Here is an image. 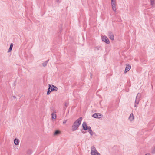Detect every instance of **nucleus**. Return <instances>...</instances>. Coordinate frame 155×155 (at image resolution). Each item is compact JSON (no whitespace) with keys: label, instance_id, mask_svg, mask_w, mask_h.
Instances as JSON below:
<instances>
[{"label":"nucleus","instance_id":"1","mask_svg":"<svg viewBox=\"0 0 155 155\" xmlns=\"http://www.w3.org/2000/svg\"><path fill=\"white\" fill-rule=\"evenodd\" d=\"M82 119V118L80 117L74 122L72 126V130L73 131H75L78 129V127L81 124Z\"/></svg>","mask_w":155,"mask_h":155},{"label":"nucleus","instance_id":"2","mask_svg":"<svg viewBox=\"0 0 155 155\" xmlns=\"http://www.w3.org/2000/svg\"><path fill=\"white\" fill-rule=\"evenodd\" d=\"M49 88L48 89L47 94L49 95L51 91H56L58 90V88L53 85L49 84Z\"/></svg>","mask_w":155,"mask_h":155},{"label":"nucleus","instance_id":"3","mask_svg":"<svg viewBox=\"0 0 155 155\" xmlns=\"http://www.w3.org/2000/svg\"><path fill=\"white\" fill-rule=\"evenodd\" d=\"M91 155H100L94 146H92L91 147Z\"/></svg>","mask_w":155,"mask_h":155},{"label":"nucleus","instance_id":"4","mask_svg":"<svg viewBox=\"0 0 155 155\" xmlns=\"http://www.w3.org/2000/svg\"><path fill=\"white\" fill-rule=\"evenodd\" d=\"M111 6L112 10L114 12L116 11L117 8V5L116 2H111Z\"/></svg>","mask_w":155,"mask_h":155},{"label":"nucleus","instance_id":"5","mask_svg":"<svg viewBox=\"0 0 155 155\" xmlns=\"http://www.w3.org/2000/svg\"><path fill=\"white\" fill-rule=\"evenodd\" d=\"M101 114L100 113H95L93 115L92 117L95 118H101Z\"/></svg>","mask_w":155,"mask_h":155},{"label":"nucleus","instance_id":"6","mask_svg":"<svg viewBox=\"0 0 155 155\" xmlns=\"http://www.w3.org/2000/svg\"><path fill=\"white\" fill-rule=\"evenodd\" d=\"M102 41L105 42L107 44H109V41L107 37L105 36H103L102 37Z\"/></svg>","mask_w":155,"mask_h":155},{"label":"nucleus","instance_id":"7","mask_svg":"<svg viewBox=\"0 0 155 155\" xmlns=\"http://www.w3.org/2000/svg\"><path fill=\"white\" fill-rule=\"evenodd\" d=\"M126 66L125 68L124 73H126L131 68V66L129 64H126Z\"/></svg>","mask_w":155,"mask_h":155},{"label":"nucleus","instance_id":"8","mask_svg":"<svg viewBox=\"0 0 155 155\" xmlns=\"http://www.w3.org/2000/svg\"><path fill=\"white\" fill-rule=\"evenodd\" d=\"M108 36L109 38L112 40L114 39V36L113 33L111 32H109L108 33Z\"/></svg>","mask_w":155,"mask_h":155},{"label":"nucleus","instance_id":"9","mask_svg":"<svg viewBox=\"0 0 155 155\" xmlns=\"http://www.w3.org/2000/svg\"><path fill=\"white\" fill-rule=\"evenodd\" d=\"M82 126L84 130H86L87 129L88 127H87L86 123L85 122L83 123Z\"/></svg>","mask_w":155,"mask_h":155},{"label":"nucleus","instance_id":"10","mask_svg":"<svg viewBox=\"0 0 155 155\" xmlns=\"http://www.w3.org/2000/svg\"><path fill=\"white\" fill-rule=\"evenodd\" d=\"M128 119L129 120L131 121H132L134 120V118L133 113H131L130 114V116L129 117Z\"/></svg>","mask_w":155,"mask_h":155},{"label":"nucleus","instance_id":"11","mask_svg":"<svg viewBox=\"0 0 155 155\" xmlns=\"http://www.w3.org/2000/svg\"><path fill=\"white\" fill-rule=\"evenodd\" d=\"M140 97H141L140 94L139 93H138L137 95V96L136 97V99L135 100H137V101H138L139 102Z\"/></svg>","mask_w":155,"mask_h":155},{"label":"nucleus","instance_id":"12","mask_svg":"<svg viewBox=\"0 0 155 155\" xmlns=\"http://www.w3.org/2000/svg\"><path fill=\"white\" fill-rule=\"evenodd\" d=\"M14 143L15 145H18L19 143V140L18 139H15L14 140Z\"/></svg>","mask_w":155,"mask_h":155},{"label":"nucleus","instance_id":"13","mask_svg":"<svg viewBox=\"0 0 155 155\" xmlns=\"http://www.w3.org/2000/svg\"><path fill=\"white\" fill-rule=\"evenodd\" d=\"M150 4L153 7L155 6V1L154 0H150Z\"/></svg>","mask_w":155,"mask_h":155},{"label":"nucleus","instance_id":"14","mask_svg":"<svg viewBox=\"0 0 155 155\" xmlns=\"http://www.w3.org/2000/svg\"><path fill=\"white\" fill-rule=\"evenodd\" d=\"M49 61V59L46 61L45 62H44V63H42V66L44 67H45L47 65V64L48 63V62Z\"/></svg>","mask_w":155,"mask_h":155},{"label":"nucleus","instance_id":"15","mask_svg":"<svg viewBox=\"0 0 155 155\" xmlns=\"http://www.w3.org/2000/svg\"><path fill=\"white\" fill-rule=\"evenodd\" d=\"M60 133H61V132L60 131L57 130L54 132V135H55V136L58 135L59 134H60Z\"/></svg>","mask_w":155,"mask_h":155},{"label":"nucleus","instance_id":"16","mask_svg":"<svg viewBox=\"0 0 155 155\" xmlns=\"http://www.w3.org/2000/svg\"><path fill=\"white\" fill-rule=\"evenodd\" d=\"M13 45L12 43L11 44L9 50L8 51V52H10L11 51V50H12V48Z\"/></svg>","mask_w":155,"mask_h":155},{"label":"nucleus","instance_id":"17","mask_svg":"<svg viewBox=\"0 0 155 155\" xmlns=\"http://www.w3.org/2000/svg\"><path fill=\"white\" fill-rule=\"evenodd\" d=\"M51 115L52 119H56V115L54 113H53Z\"/></svg>","mask_w":155,"mask_h":155},{"label":"nucleus","instance_id":"18","mask_svg":"<svg viewBox=\"0 0 155 155\" xmlns=\"http://www.w3.org/2000/svg\"><path fill=\"white\" fill-rule=\"evenodd\" d=\"M139 101H137V100H135V102L134 107H137V105L139 104Z\"/></svg>","mask_w":155,"mask_h":155},{"label":"nucleus","instance_id":"19","mask_svg":"<svg viewBox=\"0 0 155 155\" xmlns=\"http://www.w3.org/2000/svg\"><path fill=\"white\" fill-rule=\"evenodd\" d=\"M95 48L97 50H99L101 49V46H97L95 47Z\"/></svg>","mask_w":155,"mask_h":155},{"label":"nucleus","instance_id":"20","mask_svg":"<svg viewBox=\"0 0 155 155\" xmlns=\"http://www.w3.org/2000/svg\"><path fill=\"white\" fill-rule=\"evenodd\" d=\"M87 129L88 130V132L89 133H91V131H92V130L90 127H88Z\"/></svg>","mask_w":155,"mask_h":155},{"label":"nucleus","instance_id":"21","mask_svg":"<svg viewBox=\"0 0 155 155\" xmlns=\"http://www.w3.org/2000/svg\"><path fill=\"white\" fill-rule=\"evenodd\" d=\"M27 153H28L31 154L32 153V151L31 150H28L27 151Z\"/></svg>","mask_w":155,"mask_h":155},{"label":"nucleus","instance_id":"22","mask_svg":"<svg viewBox=\"0 0 155 155\" xmlns=\"http://www.w3.org/2000/svg\"><path fill=\"white\" fill-rule=\"evenodd\" d=\"M67 121V120H64L63 121V123L65 124L66 123Z\"/></svg>","mask_w":155,"mask_h":155},{"label":"nucleus","instance_id":"23","mask_svg":"<svg viewBox=\"0 0 155 155\" xmlns=\"http://www.w3.org/2000/svg\"><path fill=\"white\" fill-rule=\"evenodd\" d=\"M89 133L90 134V135L92 136L94 134V133L93 132H92V131H91V133Z\"/></svg>","mask_w":155,"mask_h":155},{"label":"nucleus","instance_id":"24","mask_svg":"<svg viewBox=\"0 0 155 155\" xmlns=\"http://www.w3.org/2000/svg\"><path fill=\"white\" fill-rule=\"evenodd\" d=\"M152 153H155V148L152 150Z\"/></svg>","mask_w":155,"mask_h":155},{"label":"nucleus","instance_id":"25","mask_svg":"<svg viewBox=\"0 0 155 155\" xmlns=\"http://www.w3.org/2000/svg\"><path fill=\"white\" fill-rule=\"evenodd\" d=\"M68 105V103L67 102H66L65 103V106H67Z\"/></svg>","mask_w":155,"mask_h":155},{"label":"nucleus","instance_id":"26","mask_svg":"<svg viewBox=\"0 0 155 155\" xmlns=\"http://www.w3.org/2000/svg\"><path fill=\"white\" fill-rule=\"evenodd\" d=\"M116 2V0H111V2Z\"/></svg>","mask_w":155,"mask_h":155},{"label":"nucleus","instance_id":"27","mask_svg":"<svg viewBox=\"0 0 155 155\" xmlns=\"http://www.w3.org/2000/svg\"><path fill=\"white\" fill-rule=\"evenodd\" d=\"M56 1L58 3L59 2V0H56Z\"/></svg>","mask_w":155,"mask_h":155},{"label":"nucleus","instance_id":"28","mask_svg":"<svg viewBox=\"0 0 155 155\" xmlns=\"http://www.w3.org/2000/svg\"><path fill=\"white\" fill-rule=\"evenodd\" d=\"M145 155H150V154L149 153H147L145 154Z\"/></svg>","mask_w":155,"mask_h":155},{"label":"nucleus","instance_id":"29","mask_svg":"<svg viewBox=\"0 0 155 155\" xmlns=\"http://www.w3.org/2000/svg\"><path fill=\"white\" fill-rule=\"evenodd\" d=\"M12 97L13 99H15L16 98V97L15 96H13Z\"/></svg>","mask_w":155,"mask_h":155}]
</instances>
